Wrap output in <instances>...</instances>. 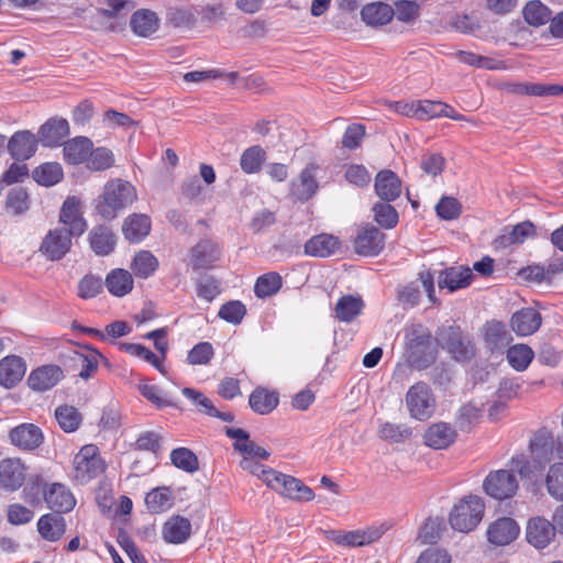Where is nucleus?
Listing matches in <instances>:
<instances>
[{"label": "nucleus", "mask_w": 563, "mask_h": 563, "mask_svg": "<svg viewBox=\"0 0 563 563\" xmlns=\"http://www.w3.org/2000/svg\"><path fill=\"white\" fill-rule=\"evenodd\" d=\"M395 16V10L386 2L377 1L365 4L361 18L366 25L380 26L389 23Z\"/></svg>", "instance_id": "nucleus-34"}, {"label": "nucleus", "mask_w": 563, "mask_h": 563, "mask_svg": "<svg viewBox=\"0 0 563 563\" xmlns=\"http://www.w3.org/2000/svg\"><path fill=\"white\" fill-rule=\"evenodd\" d=\"M198 297L211 302L220 292V282L211 275H202L197 280Z\"/></svg>", "instance_id": "nucleus-64"}, {"label": "nucleus", "mask_w": 563, "mask_h": 563, "mask_svg": "<svg viewBox=\"0 0 563 563\" xmlns=\"http://www.w3.org/2000/svg\"><path fill=\"white\" fill-rule=\"evenodd\" d=\"M279 404V395L265 387H256L249 396V406L257 415L271 413Z\"/></svg>", "instance_id": "nucleus-37"}, {"label": "nucleus", "mask_w": 563, "mask_h": 563, "mask_svg": "<svg viewBox=\"0 0 563 563\" xmlns=\"http://www.w3.org/2000/svg\"><path fill=\"white\" fill-rule=\"evenodd\" d=\"M64 159L70 165H79L87 162L90 150L93 147L92 141L87 136H76L64 142Z\"/></svg>", "instance_id": "nucleus-36"}, {"label": "nucleus", "mask_w": 563, "mask_h": 563, "mask_svg": "<svg viewBox=\"0 0 563 563\" xmlns=\"http://www.w3.org/2000/svg\"><path fill=\"white\" fill-rule=\"evenodd\" d=\"M136 198V189L130 181L112 179L106 183L102 194L93 200V209L104 221H112Z\"/></svg>", "instance_id": "nucleus-1"}, {"label": "nucleus", "mask_w": 563, "mask_h": 563, "mask_svg": "<svg viewBox=\"0 0 563 563\" xmlns=\"http://www.w3.org/2000/svg\"><path fill=\"white\" fill-rule=\"evenodd\" d=\"M435 212L443 220H455L462 213V205L454 197H442L435 206Z\"/></svg>", "instance_id": "nucleus-63"}, {"label": "nucleus", "mask_w": 563, "mask_h": 563, "mask_svg": "<svg viewBox=\"0 0 563 563\" xmlns=\"http://www.w3.org/2000/svg\"><path fill=\"white\" fill-rule=\"evenodd\" d=\"M27 467L18 457L3 459L0 462V488L5 492L20 489L26 479Z\"/></svg>", "instance_id": "nucleus-14"}, {"label": "nucleus", "mask_w": 563, "mask_h": 563, "mask_svg": "<svg viewBox=\"0 0 563 563\" xmlns=\"http://www.w3.org/2000/svg\"><path fill=\"white\" fill-rule=\"evenodd\" d=\"M406 405L411 418L426 421L435 411V397L427 383L418 382L408 389Z\"/></svg>", "instance_id": "nucleus-5"}, {"label": "nucleus", "mask_w": 563, "mask_h": 563, "mask_svg": "<svg viewBox=\"0 0 563 563\" xmlns=\"http://www.w3.org/2000/svg\"><path fill=\"white\" fill-rule=\"evenodd\" d=\"M519 488L516 475L508 470L492 471L483 482L484 492L496 500L514 497Z\"/></svg>", "instance_id": "nucleus-6"}, {"label": "nucleus", "mask_w": 563, "mask_h": 563, "mask_svg": "<svg viewBox=\"0 0 563 563\" xmlns=\"http://www.w3.org/2000/svg\"><path fill=\"white\" fill-rule=\"evenodd\" d=\"M520 532L515 519L501 517L492 522L487 529V539L495 545H508L514 542Z\"/></svg>", "instance_id": "nucleus-24"}, {"label": "nucleus", "mask_w": 563, "mask_h": 563, "mask_svg": "<svg viewBox=\"0 0 563 563\" xmlns=\"http://www.w3.org/2000/svg\"><path fill=\"white\" fill-rule=\"evenodd\" d=\"M114 164V156L111 150L107 147L91 148L88 159L87 167L93 172H101L109 169Z\"/></svg>", "instance_id": "nucleus-56"}, {"label": "nucleus", "mask_w": 563, "mask_h": 563, "mask_svg": "<svg viewBox=\"0 0 563 563\" xmlns=\"http://www.w3.org/2000/svg\"><path fill=\"white\" fill-rule=\"evenodd\" d=\"M103 286L104 282L100 276L87 274L78 283V297L85 300L95 298L102 291Z\"/></svg>", "instance_id": "nucleus-60"}, {"label": "nucleus", "mask_w": 563, "mask_h": 563, "mask_svg": "<svg viewBox=\"0 0 563 563\" xmlns=\"http://www.w3.org/2000/svg\"><path fill=\"white\" fill-rule=\"evenodd\" d=\"M412 434V429L407 424H397L386 422L379 430V438L393 443H400L409 439Z\"/></svg>", "instance_id": "nucleus-58"}, {"label": "nucleus", "mask_w": 563, "mask_h": 563, "mask_svg": "<svg viewBox=\"0 0 563 563\" xmlns=\"http://www.w3.org/2000/svg\"><path fill=\"white\" fill-rule=\"evenodd\" d=\"M58 221L67 231L75 234V238H79L86 232L88 223L82 216L81 201L78 197L68 196L64 200Z\"/></svg>", "instance_id": "nucleus-10"}, {"label": "nucleus", "mask_w": 563, "mask_h": 563, "mask_svg": "<svg viewBox=\"0 0 563 563\" xmlns=\"http://www.w3.org/2000/svg\"><path fill=\"white\" fill-rule=\"evenodd\" d=\"M529 446L534 462L539 465L548 464L556 457V440L545 428H541L534 433Z\"/></svg>", "instance_id": "nucleus-22"}, {"label": "nucleus", "mask_w": 563, "mask_h": 563, "mask_svg": "<svg viewBox=\"0 0 563 563\" xmlns=\"http://www.w3.org/2000/svg\"><path fill=\"white\" fill-rule=\"evenodd\" d=\"M269 488L282 496L297 501H310L314 498L313 490L301 479L278 471L273 479H271Z\"/></svg>", "instance_id": "nucleus-8"}, {"label": "nucleus", "mask_w": 563, "mask_h": 563, "mask_svg": "<svg viewBox=\"0 0 563 563\" xmlns=\"http://www.w3.org/2000/svg\"><path fill=\"white\" fill-rule=\"evenodd\" d=\"M162 534L167 543H185L191 534V522L185 517L174 516L164 523Z\"/></svg>", "instance_id": "nucleus-33"}, {"label": "nucleus", "mask_w": 563, "mask_h": 563, "mask_svg": "<svg viewBox=\"0 0 563 563\" xmlns=\"http://www.w3.org/2000/svg\"><path fill=\"white\" fill-rule=\"evenodd\" d=\"M245 314L246 307L240 300H230L223 303L218 312L219 318L232 324H240Z\"/></svg>", "instance_id": "nucleus-59"}, {"label": "nucleus", "mask_w": 563, "mask_h": 563, "mask_svg": "<svg viewBox=\"0 0 563 563\" xmlns=\"http://www.w3.org/2000/svg\"><path fill=\"white\" fill-rule=\"evenodd\" d=\"M533 351L526 344H516L507 351L509 365L517 372L525 371L533 360Z\"/></svg>", "instance_id": "nucleus-51"}, {"label": "nucleus", "mask_w": 563, "mask_h": 563, "mask_svg": "<svg viewBox=\"0 0 563 563\" xmlns=\"http://www.w3.org/2000/svg\"><path fill=\"white\" fill-rule=\"evenodd\" d=\"M88 243L97 256H109L117 247L118 236L111 227L97 224L88 233Z\"/></svg>", "instance_id": "nucleus-21"}, {"label": "nucleus", "mask_w": 563, "mask_h": 563, "mask_svg": "<svg viewBox=\"0 0 563 563\" xmlns=\"http://www.w3.org/2000/svg\"><path fill=\"white\" fill-rule=\"evenodd\" d=\"M32 177L38 185L52 187L63 179L64 173L60 164L44 163L34 168Z\"/></svg>", "instance_id": "nucleus-47"}, {"label": "nucleus", "mask_w": 563, "mask_h": 563, "mask_svg": "<svg viewBox=\"0 0 563 563\" xmlns=\"http://www.w3.org/2000/svg\"><path fill=\"white\" fill-rule=\"evenodd\" d=\"M522 15L529 25L539 27L550 22L552 11L540 0H531L523 7Z\"/></svg>", "instance_id": "nucleus-43"}, {"label": "nucleus", "mask_w": 563, "mask_h": 563, "mask_svg": "<svg viewBox=\"0 0 563 563\" xmlns=\"http://www.w3.org/2000/svg\"><path fill=\"white\" fill-rule=\"evenodd\" d=\"M172 464L187 473H195L199 470L197 455L188 448H177L170 453Z\"/></svg>", "instance_id": "nucleus-52"}, {"label": "nucleus", "mask_w": 563, "mask_h": 563, "mask_svg": "<svg viewBox=\"0 0 563 563\" xmlns=\"http://www.w3.org/2000/svg\"><path fill=\"white\" fill-rule=\"evenodd\" d=\"M130 26L135 35L148 37L158 30L159 19L152 10L139 9L131 15Z\"/></svg>", "instance_id": "nucleus-35"}, {"label": "nucleus", "mask_w": 563, "mask_h": 563, "mask_svg": "<svg viewBox=\"0 0 563 563\" xmlns=\"http://www.w3.org/2000/svg\"><path fill=\"white\" fill-rule=\"evenodd\" d=\"M69 123L60 117H52L37 131V139L44 147L56 148L64 144L69 135Z\"/></svg>", "instance_id": "nucleus-13"}, {"label": "nucleus", "mask_w": 563, "mask_h": 563, "mask_svg": "<svg viewBox=\"0 0 563 563\" xmlns=\"http://www.w3.org/2000/svg\"><path fill=\"white\" fill-rule=\"evenodd\" d=\"M190 261L195 271L212 268L221 255L220 246L211 239H201L190 251Z\"/></svg>", "instance_id": "nucleus-19"}, {"label": "nucleus", "mask_w": 563, "mask_h": 563, "mask_svg": "<svg viewBox=\"0 0 563 563\" xmlns=\"http://www.w3.org/2000/svg\"><path fill=\"white\" fill-rule=\"evenodd\" d=\"M542 317L533 308H522L515 312L510 320L511 329L521 336L534 333L541 325Z\"/></svg>", "instance_id": "nucleus-31"}, {"label": "nucleus", "mask_w": 563, "mask_h": 563, "mask_svg": "<svg viewBox=\"0 0 563 563\" xmlns=\"http://www.w3.org/2000/svg\"><path fill=\"white\" fill-rule=\"evenodd\" d=\"M5 209L13 216L25 213L30 209V197L22 187H15L9 190L5 198Z\"/></svg>", "instance_id": "nucleus-50"}, {"label": "nucleus", "mask_w": 563, "mask_h": 563, "mask_svg": "<svg viewBox=\"0 0 563 563\" xmlns=\"http://www.w3.org/2000/svg\"><path fill=\"white\" fill-rule=\"evenodd\" d=\"M75 234L66 230L65 227L51 229L43 238L38 251L51 262L63 260L73 246Z\"/></svg>", "instance_id": "nucleus-7"}, {"label": "nucleus", "mask_w": 563, "mask_h": 563, "mask_svg": "<svg viewBox=\"0 0 563 563\" xmlns=\"http://www.w3.org/2000/svg\"><path fill=\"white\" fill-rule=\"evenodd\" d=\"M390 201L376 202L373 206L374 220L384 229H393L399 221L397 210L389 205Z\"/></svg>", "instance_id": "nucleus-53"}, {"label": "nucleus", "mask_w": 563, "mask_h": 563, "mask_svg": "<svg viewBox=\"0 0 563 563\" xmlns=\"http://www.w3.org/2000/svg\"><path fill=\"white\" fill-rule=\"evenodd\" d=\"M283 286V278L277 272H268L257 277L254 285V294L260 299H265L277 294Z\"/></svg>", "instance_id": "nucleus-45"}, {"label": "nucleus", "mask_w": 563, "mask_h": 563, "mask_svg": "<svg viewBox=\"0 0 563 563\" xmlns=\"http://www.w3.org/2000/svg\"><path fill=\"white\" fill-rule=\"evenodd\" d=\"M47 484L45 483L43 476L33 475L29 478L24 489V499L32 505L40 504L44 500V494L47 492Z\"/></svg>", "instance_id": "nucleus-57"}, {"label": "nucleus", "mask_w": 563, "mask_h": 563, "mask_svg": "<svg viewBox=\"0 0 563 563\" xmlns=\"http://www.w3.org/2000/svg\"><path fill=\"white\" fill-rule=\"evenodd\" d=\"M145 504L151 514H162L173 506V494L168 487H156L145 496Z\"/></svg>", "instance_id": "nucleus-44"}, {"label": "nucleus", "mask_w": 563, "mask_h": 563, "mask_svg": "<svg viewBox=\"0 0 563 563\" xmlns=\"http://www.w3.org/2000/svg\"><path fill=\"white\" fill-rule=\"evenodd\" d=\"M485 511L484 500L476 495L465 496L450 512L452 529L460 532L473 531L482 521Z\"/></svg>", "instance_id": "nucleus-4"}, {"label": "nucleus", "mask_w": 563, "mask_h": 563, "mask_svg": "<svg viewBox=\"0 0 563 563\" xmlns=\"http://www.w3.org/2000/svg\"><path fill=\"white\" fill-rule=\"evenodd\" d=\"M158 265V260L150 251H140L133 257L131 269L136 277L146 279L154 275Z\"/></svg>", "instance_id": "nucleus-46"}, {"label": "nucleus", "mask_w": 563, "mask_h": 563, "mask_svg": "<svg viewBox=\"0 0 563 563\" xmlns=\"http://www.w3.org/2000/svg\"><path fill=\"white\" fill-rule=\"evenodd\" d=\"M10 443L22 451L32 452L38 449L44 442L42 429L29 422L20 423L9 431Z\"/></svg>", "instance_id": "nucleus-12"}, {"label": "nucleus", "mask_w": 563, "mask_h": 563, "mask_svg": "<svg viewBox=\"0 0 563 563\" xmlns=\"http://www.w3.org/2000/svg\"><path fill=\"white\" fill-rule=\"evenodd\" d=\"M120 350L129 353L130 355L136 356L144 360L154 366L159 373L165 374V368L162 364V358L153 353L145 345L137 343H120Z\"/></svg>", "instance_id": "nucleus-54"}, {"label": "nucleus", "mask_w": 563, "mask_h": 563, "mask_svg": "<svg viewBox=\"0 0 563 563\" xmlns=\"http://www.w3.org/2000/svg\"><path fill=\"white\" fill-rule=\"evenodd\" d=\"M407 364L417 371H424L438 358V346L432 342L431 331L421 323L413 324L405 334Z\"/></svg>", "instance_id": "nucleus-2"}, {"label": "nucleus", "mask_w": 563, "mask_h": 563, "mask_svg": "<svg viewBox=\"0 0 563 563\" xmlns=\"http://www.w3.org/2000/svg\"><path fill=\"white\" fill-rule=\"evenodd\" d=\"M37 531L47 541H58L66 531V520L56 514H45L37 521Z\"/></svg>", "instance_id": "nucleus-38"}, {"label": "nucleus", "mask_w": 563, "mask_h": 563, "mask_svg": "<svg viewBox=\"0 0 563 563\" xmlns=\"http://www.w3.org/2000/svg\"><path fill=\"white\" fill-rule=\"evenodd\" d=\"M64 378V372L58 365L46 364L34 368L27 376V386L34 391H46Z\"/></svg>", "instance_id": "nucleus-18"}, {"label": "nucleus", "mask_w": 563, "mask_h": 563, "mask_svg": "<svg viewBox=\"0 0 563 563\" xmlns=\"http://www.w3.org/2000/svg\"><path fill=\"white\" fill-rule=\"evenodd\" d=\"M152 221L147 214L132 213L122 224V233L130 243L142 242L151 232Z\"/></svg>", "instance_id": "nucleus-29"}, {"label": "nucleus", "mask_w": 563, "mask_h": 563, "mask_svg": "<svg viewBox=\"0 0 563 563\" xmlns=\"http://www.w3.org/2000/svg\"><path fill=\"white\" fill-rule=\"evenodd\" d=\"M375 192L383 201H395L401 194V180L390 169H382L375 177Z\"/></svg>", "instance_id": "nucleus-28"}, {"label": "nucleus", "mask_w": 563, "mask_h": 563, "mask_svg": "<svg viewBox=\"0 0 563 563\" xmlns=\"http://www.w3.org/2000/svg\"><path fill=\"white\" fill-rule=\"evenodd\" d=\"M55 419L60 429L66 432H75L81 424L82 417L77 408L69 405H62L55 409Z\"/></svg>", "instance_id": "nucleus-49"}, {"label": "nucleus", "mask_w": 563, "mask_h": 563, "mask_svg": "<svg viewBox=\"0 0 563 563\" xmlns=\"http://www.w3.org/2000/svg\"><path fill=\"white\" fill-rule=\"evenodd\" d=\"M444 529V521L441 518H429L420 528L418 539L423 544H435L441 538V532Z\"/></svg>", "instance_id": "nucleus-61"}, {"label": "nucleus", "mask_w": 563, "mask_h": 563, "mask_svg": "<svg viewBox=\"0 0 563 563\" xmlns=\"http://www.w3.org/2000/svg\"><path fill=\"white\" fill-rule=\"evenodd\" d=\"M317 166L308 164L299 174L297 179L290 184V196L299 202H307L318 191L319 184L316 180Z\"/></svg>", "instance_id": "nucleus-20"}, {"label": "nucleus", "mask_w": 563, "mask_h": 563, "mask_svg": "<svg viewBox=\"0 0 563 563\" xmlns=\"http://www.w3.org/2000/svg\"><path fill=\"white\" fill-rule=\"evenodd\" d=\"M37 136L29 130L16 131L8 141L7 150L10 156L18 161L30 159L37 151Z\"/></svg>", "instance_id": "nucleus-17"}, {"label": "nucleus", "mask_w": 563, "mask_h": 563, "mask_svg": "<svg viewBox=\"0 0 563 563\" xmlns=\"http://www.w3.org/2000/svg\"><path fill=\"white\" fill-rule=\"evenodd\" d=\"M84 349L90 351V354H85L78 351H73L69 356L73 366L79 368L78 376L82 379L90 378L98 369L99 358L108 362V360L92 345L84 344Z\"/></svg>", "instance_id": "nucleus-27"}, {"label": "nucleus", "mask_w": 563, "mask_h": 563, "mask_svg": "<svg viewBox=\"0 0 563 563\" xmlns=\"http://www.w3.org/2000/svg\"><path fill=\"white\" fill-rule=\"evenodd\" d=\"M536 235V227L529 221H522L512 227L508 234H503L495 240L499 246L507 247L511 244H521L526 239Z\"/></svg>", "instance_id": "nucleus-42"}, {"label": "nucleus", "mask_w": 563, "mask_h": 563, "mask_svg": "<svg viewBox=\"0 0 563 563\" xmlns=\"http://www.w3.org/2000/svg\"><path fill=\"white\" fill-rule=\"evenodd\" d=\"M386 234L371 223L358 228L354 250L362 256H377L385 247Z\"/></svg>", "instance_id": "nucleus-9"}, {"label": "nucleus", "mask_w": 563, "mask_h": 563, "mask_svg": "<svg viewBox=\"0 0 563 563\" xmlns=\"http://www.w3.org/2000/svg\"><path fill=\"white\" fill-rule=\"evenodd\" d=\"M434 340L456 362H471L476 355L472 336L457 324H442L437 329Z\"/></svg>", "instance_id": "nucleus-3"}, {"label": "nucleus", "mask_w": 563, "mask_h": 563, "mask_svg": "<svg viewBox=\"0 0 563 563\" xmlns=\"http://www.w3.org/2000/svg\"><path fill=\"white\" fill-rule=\"evenodd\" d=\"M44 501L53 510V514L59 516L71 511L76 505L73 493L60 483L48 485L47 492L44 494Z\"/></svg>", "instance_id": "nucleus-23"}, {"label": "nucleus", "mask_w": 563, "mask_h": 563, "mask_svg": "<svg viewBox=\"0 0 563 563\" xmlns=\"http://www.w3.org/2000/svg\"><path fill=\"white\" fill-rule=\"evenodd\" d=\"M545 487L549 495L558 500H563V463H554L550 466L545 476Z\"/></svg>", "instance_id": "nucleus-55"}, {"label": "nucleus", "mask_w": 563, "mask_h": 563, "mask_svg": "<svg viewBox=\"0 0 563 563\" xmlns=\"http://www.w3.org/2000/svg\"><path fill=\"white\" fill-rule=\"evenodd\" d=\"M341 247L339 238L321 233L312 236L305 243V254L314 257H329Z\"/></svg>", "instance_id": "nucleus-32"}, {"label": "nucleus", "mask_w": 563, "mask_h": 563, "mask_svg": "<svg viewBox=\"0 0 563 563\" xmlns=\"http://www.w3.org/2000/svg\"><path fill=\"white\" fill-rule=\"evenodd\" d=\"M181 393L186 398L191 400L194 404L202 407L207 416L218 418L224 422L234 421V415L232 412H223L218 410L213 406L212 401L209 398H207L202 393L190 387L183 388Z\"/></svg>", "instance_id": "nucleus-41"}, {"label": "nucleus", "mask_w": 563, "mask_h": 563, "mask_svg": "<svg viewBox=\"0 0 563 563\" xmlns=\"http://www.w3.org/2000/svg\"><path fill=\"white\" fill-rule=\"evenodd\" d=\"M104 286L112 296L123 297L133 289L132 274L123 268H114L107 275Z\"/></svg>", "instance_id": "nucleus-39"}, {"label": "nucleus", "mask_w": 563, "mask_h": 563, "mask_svg": "<svg viewBox=\"0 0 563 563\" xmlns=\"http://www.w3.org/2000/svg\"><path fill=\"white\" fill-rule=\"evenodd\" d=\"M426 445L443 450L455 442L456 431L446 422H438L430 426L423 435Z\"/></svg>", "instance_id": "nucleus-30"}, {"label": "nucleus", "mask_w": 563, "mask_h": 563, "mask_svg": "<svg viewBox=\"0 0 563 563\" xmlns=\"http://www.w3.org/2000/svg\"><path fill=\"white\" fill-rule=\"evenodd\" d=\"M324 536L328 540L334 542L339 547L343 548H356L364 547L373 543L377 539H379L380 533L377 530L366 529V530H351V531H342V530H327L324 531Z\"/></svg>", "instance_id": "nucleus-15"}, {"label": "nucleus", "mask_w": 563, "mask_h": 563, "mask_svg": "<svg viewBox=\"0 0 563 563\" xmlns=\"http://www.w3.org/2000/svg\"><path fill=\"white\" fill-rule=\"evenodd\" d=\"M97 451L95 445H85L74 459L76 477L81 483L91 481L103 471L102 460Z\"/></svg>", "instance_id": "nucleus-11"}, {"label": "nucleus", "mask_w": 563, "mask_h": 563, "mask_svg": "<svg viewBox=\"0 0 563 563\" xmlns=\"http://www.w3.org/2000/svg\"><path fill=\"white\" fill-rule=\"evenodd\" d=\"M474 274L470 267L452 266L440 272L438 276V285L441 289L448 288L453 292L457 289L470 286Z\"/></svg>", "instance_id": "nucleus-26"}, {"label": "nucleus", "mask_w": 563, "mask_h": 563, "mask_svg": "<svg viewBox=\"0 0 563 563\" xmlns=\"http://www.w3.org/2000/svg\"><path fill=\"white\" fill-rule=\"evenodd\" d=\"M556 528L554 523L544 517H532L528 520L526 539L529 544L538 550L547 548L555 538Z\"/></svg>", "instance_id": "nucleus-16"}, {"label": "nucleus", "mask_w": 563, "mask_h": 563, "mask_svg": "<svg viewBox=\"0 0 563 563\" xmlns=\"http://www.w3.org/2000/svg\"><path fill=\"white\" fill-rule=\"evenodd\" d=\"M26 371L25 362L18 355H8L0 360V386L5 389L15 387Z\"/></svg>", "instance_id": "nucleus-25"}, {"label": "nucleus", "mask_w": 563, "mask_h": 563, "mask_svg": "<svg viewBox=\"0 0 563 563\" xmlns=\"http://www.w3.org/2000/svg\"><path fill=\"white\" fill-rule=\"evenodd\" d=\"M214 356V349L210 342H199L188 352L187 362L191 365H207Z\"/></svg>", "instance_id": "nucleus-62"}, {"label": "nucleus", "mask_w": 563, "mask_h": 563, "mask_svg": "<svg viewBox=\"0 0 563 563\" xmlns=\"http://www.w3.org/2000/svg\"><path fill=\"white\" fill-rule=\"evenodd\" d=\"M266 161V152L260 145H253L243 151L240 157L241 169L245 174H256Z\"/></svg>", "instance_id": "nucleus-48"}, {"label": "nucleus", "mask_w": 563, "mask_h": 563, "mask_svg": "<svg viewBox=\"0 0 563 563\" xmlns=\"http://www.w3.org/2000/svg\"><path fill=\"white\" fill-rule=\"evenodd\" d=\"M364 306L361 296L344 295L335 303V317L341 322L350 323L362 313Z\"/></svg>", "instance_id": "nucleus-40"}]
</instances>
